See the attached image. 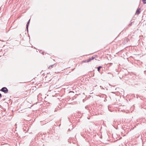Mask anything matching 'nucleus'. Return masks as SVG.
<instances>
[{"label":"nucleus","instance_id":"obj_4","mask_svg":"<svg viewBox=\"0 0 146 146\" xmlns=\"http://www.w3.org/2000/svg\"><path fill=\"white\" fill-rule=\"evenodd\" d=\"M92 59L91 58H89L87 59V60H86L84 61H83L84 62H89L91 60H92Z\"/></svg>","mask_w":146,"mask_h":146},{"label":"nucleus","instance_id":"obj_9","mask_svg":"<svg viewBox=\"0 0 146 146\" xmlns=\"http://www.w3.org/2000/svg\"><path fill=\"white\" fill-rule=\"evenodd\" d=\"M140 98L141 99V97L140 96H138L137 95V98Z\"/></svg>","mask_w":146,"mask_h":146},{"label":"nucleus","instance_id":"obj_8","mask_svg":"<svg viewBox=\"0 0 146 146\" xmlns=\"http://www.w3.org/2000/svg\"><path fill=\"white\" fill-rule=\"evenodd\" d=\"M95 58V56H92L91 58L92 60H93L94 58Z\"/></svg>","mask_w":146,"mask_h":146},{"label":"nucleus","instance_id":"obj_17","mask_svg":"<svg viewBox=\"0 0 146 146\" xmlns=\"http://www.w3.org/2000/svg\"><path fill=\"white\" fill-rule=\"evenodd\" d=\"M54 111H57V110H55Z\"/></svg>","mask_w":146,"mask_h":146},{"label":"nucleus","instance_id":"obj_5","mask_svg":"<svg viewBox=\"0 0 146 146\" xmlns=\"http://www.w3.org/2000/svg\"><path fill=\"white\" fill-rule=\"evenodd\" d=\"M102 66H99V67H98V68H97V70H98V71L99 72H100V69L101 68H102Z\"/></svg>","mask_w":146,"mask_h":146},{"label":"nucleus","instance_id":"obj_2","mask_svg":"<svg viewBox=\"0 0 146 146\" xmlns=\"http://www.w3.org/2000/svg\"><path fill=\"white\" fill-rule=\"evenodd\" d=\"M30 19H29L26 25V29L27 32H28V27L30 22Z\"/></svg>","mask_w":146,"mask_h":146},{"label":"nucleus","instance_id":"obj_11","mask_svg":"<svg viewBox=\"0 0 146 146\" xmlns=\"http://www.w3.org/2000/svg\"><path fill=\"white\" fill-rule=\"evenodd\" d=\"M133 22H132L131 23L129 24V26H131V25L132 24V23Z\"/></svg>","mask_w":146,"mask_h":146},{"label":"nucleus","instance_id":"obj_10","mask_svg":"<svg viewBox=\"0 0 146 146\" xmlns=\"http://www.w3.org/2000/svg\"><path fill=\"white\" fill-rule=\"evenodd\" d=\"M85 108L86 109H87L88 110V108H89V106H86L85 107Z\"/></svg>","mask_w":146,"mask_h":146},{"label":"nucleus","instance_id":"obj_18","mask_svg":"<svg viewBox=\"0 0 146 146\" xmlns=\"http://www.w3.org/2000/svg\"><path fill=\"white\" fill-rule=\"evenodd\" d=\"M70 129H69L68 130V131H70Z\"/></svg>","mask_w":146,"mask_h":146},{"label":"nucleus","instance_id":"obj_7","mask_svg":"<svg viewBox=\"0 0 146 146\" xmlns=\"http://www.w3.org/2000/svg\"><path fill=\"white\" fill-rule=\"evenodd\" d=\"M142 1L143 2V4H146V0H142Z\"/></svg>","mask_w":146,"mask_h":146},{"label":"nucleus","instance_id":"obj_12","mask_svg":"<svg viewBox=\"0 0 146 146\" xmlns=\"http://www.w3.org/2000/svg\"><path fill=\"white\" fill-rule=\"evenodd\" d=\"M110 108V106L109 105L108 106V109L110 111H111L110 109V108Z\"/></svg>","mask_w":146,"mask_h":146},{"label":"nucleus","instance_id":"obj_1","mask_svg":"<svg viewBox=\"0 0 146 146\" xmlns=\"http://www.w3.org/2000/svg\"><path fill=\"white\" fill-rule=\"evenodd\" d=\"M0 91L4 92L5 93H7L8 92V90L6 87H3L0 90Z\"/></svg>","mask_w":146,"mask_h":146},{"label":"nucleus","instance_id":"obj_13","mask_svg":"<svg viewBox=\"0 0 146 146\" xmlns=\"http://www.w3.org/2000/svg\"><path fill=\"white\" fill-rule=\"evenodd\" d=\"M129 40V38H127V42Z\"/></svg>","mask_w":146,"mask_h":146},{"label":"nucleus","instance_id":"obj_6","mask_svg":"<svg viewBox=\"0 0 146 146\" xmlns=\"http://www.w3.org/2000/svg\"><path fill=\"white\" fill-rule=\"evenodd\" d=\"M54 64H53V65H50V66H49V67H48V68L49 69H50L51 68H52L54 66Z\"/></svg>","mask_w":146,"mask_h":146},{"label":"nucleus","instance_id":"obj_3","mask_svg":"<svg viewBox=\"0 0 146 146\" xmlns=\"http://www.w3.org/2000/svg\"><path fill=\"white\" fill-rule=\"evenodd\" d=\"M140 9H141L140 8H138L137 9V10H136V12L135 13V14H137V15H139L140 12Z\"/></svg>","mask_w":146,"mask_h":146},{"label":"nucleus","instance_id":"obj_16","mask_svg":"<svg viewBox=\"0 0 146 146\" xmlns=\"http://www.w3.org/2000/svg\"><path fill=\"white\" fill-rule=\"evenodd\" d=\"M81 134L82 136H83V134L82 133H81Z\"/></svg>","mask_w":146,"mask_h":146},{"label":"nucleus","instance_id":"obj_15","mask_svg":"<svg viewBox=\"0 0 146 146\" xmlns=\"http://www.w3.org/2000/svg\"><path fill=\"white\" fill-rule=\"evenodd\" d=\"M42 54H43V55H44V52H42Z\"/></svg>","mask_w":146,"mask_h":146},{"label":"nucleus","instance_id":"obj_14","mask_svg":"<svg viewBox=\"0 0 146 146\" xmlns=\"http://www.w3.org/2000/svg\"><path fill=\"white\" fill-rule=\"evenodd\" d=\"M2 97V94L0 93V98Z\"/></svg>","mask_w":146,"mask_h":146}]
</instances>
